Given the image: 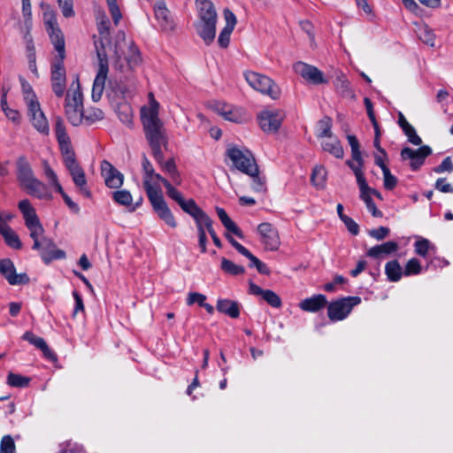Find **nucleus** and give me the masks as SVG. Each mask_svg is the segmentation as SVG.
<instances>
[{"instance_id": "obj_28", "label": "nucleus", "mask_w": 453, "mask_h": 453, "mask_svg": "<svg viewBox=\"0 0 453 453\" xmlns=\"http://www.w3.org/2000/svg\"><path fill=\"white\" fill-rule=\"evenodd\" d=\"M327 303L326 296L319 294L314 295L310 298L303 299L299 307L304 311L317 312L322 310Z\"/></svg>"}, {"instance_id": "obj_33", "label": "nucleus", "mask_w": 453, "mask_h": 453, "mask_svg": "<svg viewBox=\"0 0 453 453\" xmlns=\"http://www.w3.org/2000/svg\"><path fill=\"white\" fill-rule=\"evenodd\" d=\"M354 174L357 179V183L360 189V198L365 202V205L372 203V199L371 197L372 193L370 190V187L368 186L365 177L364 175L363 170L354 169Z\"/></svg>"}, {"instance_id": "obj_61", "label": "nucleus", "mask_w": 453, "mask_h": 453, "mask_svg": "<svg viewBox=\"0 0 453 453\" xmlns=\"http://www.w3.org/2000/svg\"><path fill=\"white\" fill-rule=\"evenodd\" d=\"M404 134L408 137V141L413 145H420L422 143L421 138L417 134L415 128L411 125L403 130Z\"/></svg>"}, {"instance_id": "obj_22", "label": "nucleus", "mask_w": 453, "mask_h": 453, "mask_svg": "<svg viewBox=\"0 0 453 453\" xmlns=\"http://www.w3.org/2000/svg\"><path fill=\"white\" fill-rule=\"evenodd\" d=\"M249 293L254 296H260L273 308H280L282 302L280 297L273 290L263 289L252 281L249 283Z\"/></svg>"}, {"instance_id": "obj_24", "label": "nucleus", "mask_w": 453, "mask_h": 453, "mask_svg": "<svg viewBox=\"0 0 453 453\" xmlns=\"http://www.w3.org/2000/svg\"><path fill=\"white\" fill-rule=\"evenodd\" d=\"M18 207L23 215L25 225L27 228L42 226L35 212V208L31 205L29 200L24 199L19 201Z\"/></svg>"}, {"instance_id": "obj_49", "label": "nucleus", "mask_w": 453, "mask_h": 453, "mask_svg": "<svg viewBox=\"0 0 453 453\" xmlns=\"http://www.w3.org/2000/svg\"><path fill=\"white\" fill-rule=\"evenodd\" d=\"M421 272V265L417 258L410 259L405 265L403 274L405 276L417 275Z\"/></svg>"}, {"instance_id": "obj_3", "label": "nucleus", "mask_w": 453, "mask_h": 453, "mask_svg": "<svg viewBox=\"0 0 453 453\" xmlns=\"http://www.w3.org/2000/svg\"><path fill=\"white\" fill-rule=\"evenodd\" d=\"M17 180L28 195L39 199H51L52 196L46 184L38 180L26 157L20 156L16 160Z\"/></svg>"}, {"instance_id": "obj_56", "label": "nucleus", "mask_w": 453, "mask_h": 453, "mask_svg": "<svg viewBox=\"0 0 453 453\" xmlns=\"http://www.w3.org/2000/svg\"><path fill=\"white\" fill-rule=\"evenodd\" d=\"M58 3L65 18L74 16L73 0H58Z\"/></svg>"}, {"instance_id": "obj_59", "label": "nucleus", "mask_w": 453, "mask_h": 453, "mask_svg": "<svg viewBox=\"0 0 453 453\" xmlns=\"http://www.w3.org/2000/svg\"><path fill=\"white\" fill-rule=\"evenodd\" d=\"M337 91L342 97H354V91L351 89L349 82L346 80L339 81Z\"/></svg>"}, {"instance_id": "obj_58", "label": "nucleus", "mask_w": 453, "mask_h": 453, "mask_svg": "<svg viewBox=\"0 0 453 453\" xmlns=\"http://www.w3.org/2000/svg\"><path fill=\"white\" fill-rule=\"evenodd\" d=\"M196 225L197 234H198V244L202 253H205L207 251V236L204 226L202 225V222H198Z\"/></svg>"}, {"instance_id": "obj_39", "label": "nucleus", "mask_w": 453, "mask_h": 453, "mask_svg": "<svg viewBox=\"0 0 453 453\" xmlns=\"http://www.w3.org/2000/svg\"><path fill=\"white\" fill-rule=\"evenodd\" d=\"M43 171L49 185L52 186L57 192H62L63 188L58 181V176L48 163L44 164Z\"/></svg>"}, {"instance_id": "obj_2", "label": "nucleus", "mask_w": 453, "mask_h": 453, "mask_svg": "<svg viewBox=\"0 0 453 453\" xmlns=\"http://www.w3.org/2000/svg\"><path fill=\"white\" fill-rule=\"evenodd\" d=\"M142 166L144 172L143 187L153 210L165 224L173 228L176 227V220L164 199L160 188L151 183L154 168L145 155L142 157Z\"/></svg>"}, {"instance_id": "obj_6", "label": "nucleus", "mask_w": 453, "mask_h": 453, "mask_svg": "<svg viewBox=\"0 0 453 453\" xmlns=\"http://www.w3.org/2000/svg\"><path fill=\"white\" fill-rule=\"evenodd\" d=\"M95 46L98 58V70L94 80L91 97L94 102H98L103 96L109 67L107 54L102 41H96Z\"/></svg>"}, {"instance_id": "obj_8", "label": "nucleus", "mask_w": 453, "mask_h": 453, "mask_svg": "<svg viewBox=\"0 0 453 453\" xmlns=\"http://www.w3.org/2000/svg\"><path fill=\"white\" fill-rule=\"evenodd\" d=\"M233 165L245 174H251L257 170L256 159L250 150L229 146L226 152Z\"/></svg>"}, {"instance_id": "obj_34", "label": "nucleus", "mask_w": 453, "mask_h": 453, "mask_svg": "<svg viewBox=\"0 0 453 453\" xmlns=\"http://www.w3.org/2000/svg\"><path fill=\"white\" fill-rule=\"evenodd\" d=\"M322 149L335 157L336 158H342L344 155L343 148L341 142L336 138H329L328 141H325L321 143Z\"/></svg>"}, {"instance_id": "obj_38", "label": "nucleus", "mask_w": 453, "mask_h": 453, "mask_svg": "<svg viewBox=\"0 0 453 453\" xmlns=\"http://www.w3.org/2000/svg\"><path fill=\"white\" fill-rule=\"evenodd\" d=\"M326 177V169L323 166L319 165L313 169L311 176V180L315 187L321 188L325 185Z\"/></svg>"}, {"instance_id": "obj_48", "label": "nucleus", "mask_w": 453, "mask_h": 453, "mask_svg": "<svg viewBox=\"0 0 453 453\" xmlns=\"http://www.w3.org/2000/svg\"><path fill=\"white\" fill-rule=\"evenodd\" d=\"M212 220L209 217V216H206L203 220H202V225L204 226L205 230H207V232L209 233V234L211 235V239H212V242L213 243L218 247V248H221L222 247V243H221V241L220 239L219 238V236L217 235L213 226H212Z\"/></svg>"}, {"instance_id": "obj_26", "label": "nucleus", "mask_w": 453, "mask_h": 453, "mask_svg": "<svg viewBox=\"0 0 453 453\" xmlns=\"http://www.w3.org/2000/svg\"><path fill=\"white\" fill-rule=\"evenodd\" d=\"M216 23L217 21H198L196 24L198 35L207 45L211 44L215 39Z\"/></svg>"}, {"instance_id": "obj_5", "label": "nucleus", "mask_w": 453, "mask_h": 453, "mask_svg": "<svg viewBox=\"0 0 453 453\" xmlns=\"http://www.w3.org/2000/svg\"><path fill=\"white\" fill-rule=\"evenodd\" d=\"M72 93L67 92L65 96V111L69 122L73 126H79L84 117L83 95L81 90L80 81L76 79L72 84Z\"/></svg>"}, {"instance_id": "obj_31", "label": "nucleus", "mask_w": 453, "mask_h": 453, "mask_svg": "<svg viewBox=\"0 0 453 453\" xmlns=\"http://www.w3.org/2000/svg\"><path fill=\"white\" fill-rule=\"evenodd\" d=\"M217 310L219 312L226 314L232 319H237L240 316L239 303L229 299H219Z\"/></svg>"}, {"instance_id": "obj_41", "label": "nucleus", "mask_w": 453, "mask_h": 453, "mask_svg": "<svg viewBox=\"0 0 453 453\" xmlns=\"http://www.w3.org/2000/svg\"><path fill=\"white\" fill-rule=\"evenodd\" d=\"M31 379L18 373L10 372L7 376V383L14 388H26L29 385Z\"/></svg>"}, {"instance_id": "obj_45", "label": "nucleus", "mask_w": 453, "mask_h": 453, "mask_svg": "<svg viewBox=\"0 0 453 453\" xmlns=\"http://www.w3.org/2000/svg\"><path fill=\"white\" fill-rule=\"evenodd\" d=\"M112 199L115 203L124 206H130L133 202L131 193L126 189L113 192Z\"/></svg>"}, {"instance_id": "obj_4", "label": "nucleus", "mask_w": 453, "mask_h": 453, "mask_svg": "<svg viewBox=\"0 0 453 453\" xmlns=\"http://www.w3.org/2000/svg\"><path fill=\"white\" fill-rule=\"evenodd\" d=\"M142 62V57L134 43L126 42L125 38L115 44L113 67L121 73L132 72Z\"/></svg>"}, {"instance_id": "obj_52", "label": "nucleus", "mask_w": 453, "mask_h": 453, "mask_svg": "<svg viewBox=\"0 0 453 453\" xmlns=\"http://www.w3.org/2000/svg\"><path fill=\"white\" fill-rule=\"evenodd\" d=\"M220 221L228 232H231L232 234H235L239 238H243L242 231L229 218L228 215L226 218L222 219Z\"/></svg>"}, {"instance_id": "obj_11", "label": "nucleus", "mask_w": 453, "mask_h": 453, "mask_svg": "<svg viewBox=\"0 0 453 453\" xmlns=\"http://www.w3.org/2000/svg\"><path fill=\"white\" fill-rule=\"evenodd\" d=\"M361 303L359 296H347L334 301L327 306V315L332 321L342 320L350 313L354 306Z\"/></svg>"}, {"instance_id": "obj_32", "label": "nucleus", "mask_w": 453, "mask_h": 453, "mask_svg": "<svg viewBox=\"0 0 453 453\" xmlns=\"http://www.w3.org/2000/svg\"><path fill=\"white\" fill-rule=\"evenodd\" d=\"M354 174L357 179V183L360 189V198L365 202V205L372 203V199L371 197L372 193L370 190V187L368 186L365 177L364 175L363 170L354 169Z\"/></svg>"}, {"instance_id": "obj_19", "label": "nucleus", "mask_w": 453, "mask_h": 453, "mask_svg": "<svg viewBox=\"0 0 453 453\" xmlns=\"http://www.w3.org/2000/svg\"><path fill=\"white\" fill-rule=\"evenodd\" d=\"M101 173L108 188H119L123 185V174L107 160H103L101 163Z\"/></svg>"}, {"instance_id": "obj_62", "label": "nucleus", "mask_w": 453, "mask_h": 453, "mask_svg": "<svg viewBox=\"0 0 453 453\" xmlns=\"http://www.w3.org/2000/svg\"><path fill=\"white\" fill-rule=\"evenodd\" d=\"M434 171L436 173H441L444 172H449V173L452 172L453 171V164H452L451 157H445L439 165L434 167Z\"/></svg>"}, {"instance_id": "obj_36", "label": "nucleus", "mask_w": 453, "mask_h": 453, "mask_svg": "<svg viewBox=\"0 0 453 453\" xmlns=\"http://www.w3.org/2000/svg\"><path fill=\"white\" fill-rule=\"evenodd\" d=\"M117 115L119 120L127 127H132L133 125V109L130 104L124 103L119 104L116 110Z\"/></svg>"}, {"instance_id": "obj_30", "label": "nucleus", "mask_w": 453, "mask_h": 453, "mask_svg": "<svg viewBox=\"0 0 453 453\" xmlns=\"http://www.w3.org/2000/svg\"><path fill=\"white\" fill-rule=\"evenodd\" d=\"M180 207L188 215H190L196 221V224L202 222V220L208 216L195 202L194 199L183 200L180 203Z\"/></svg>"}, {"instance_id": "obj_57", "label": "nucleus", "mask_w": 453, "mask_h": 453, "mask_svg": "<svg viewBox=\"0 0 453 453\" xmlns=\"http://www.w3.org/2000/svg\"><path fill=\"white\" fill-rule=\"evenodd\" d=\"M30 232V237L34 241L33 250H39L41 247V240L39 237L44 233L42 226H37L35 227L28 228Z\"/></svg>"}, {"instance_id": "obj_12", "label": "nucleus", "mask_w": 453, "mask_h": 453, "mask_svg": "<svg viewBox=\"0 0 453 453\" xmlns=\"http://www.w3.org/2000/svg\"><path fill=\"white\" fill-rule=\"evenodd\" d=\"M54 130L64 164L76 160L71 139L65 131V123L60 117L56 118Z\"/></svg>"}, {"instance_id": "obj_55", "label": "nucleus", "mask_w": 453, "mask_h": 453, "mask_svg": "<svg viewBox=\"0 0 453 453\" xmlns=\"http://www.w3.org/2000/svg\"><path fill=\"white\" fill-rule=\"evenodd\" d=\"M164 186L170 198L174 200L178 204L184 200L182 194L178 191L168 180L164 181Z\"/></svg>"}, {"instance_id": "obj_44", "label": "nucleus", "mask_w": 453, "mask_h": 453, "mask_svg": "<svg viewBox=\"0 0 453 453\" xmlns=\"http://www.w3.org/2000/svg\"><path fill=\"white\" fill-rule=\"evenodd\" d=\"M161 166L162 170L168 173L173 180L174 182L178 183L177 179L179 178L177 168L173 158H170L167 161H164V154L162 153V162H157Z\"/></svg>"}, {"instance_id": "obj_63", "label": "nucleus", "mask_w": 453, "mask_h": 453, "mask_svg": "<svg viewBox=\"0 0 453 453\" xmlns=\"http://www.w3.org/2000/svg\"><path fill=\"white\" fill-rule=\"evenodd\" d=\"M389 228L386 226H380L376 229L369 231V235L378 241L385 239L389 234Z\"/></svg>"}, {"instance_id": "obj_23", "label": "nucleus", "mask_w": 453, "mask_h": 453, "mask_svg": "<svg viewBox=\"0 0 453 453\" xmlns=\"http://www.w3.org/2000/svg\"><path fill=\"white\" fill-rule=\"evenodd\" d=\"M226 20V26L220 32L218 42L221 48H226L230 42V35L236 25V17L229 9H225L223 12Z\"/></svg>"}, {"instance_id": "obj_21", "label": "nucleus", "mask_w": 453, "mask_h": 453, "mask_svg": "<svg viewBox=\"0 0 453 453\" xmlns=\"http://www.w3.org/2000/svg\"><path fill=\"white\" fill-rule=\"evenodd\" d=\"M40 250L42 260L48 264L55 259H62L65 257V252L56 248L54 242L47 237L41 239Z\"/></svg>"}, {"instance_id": "obj_1", "label": "nucleus", "mask_w": 453, "mask_h": 453, "mask_svg": "<svg viewBox=\"0 0 453 453\" xmlns=\"http://www.w3.org/2000/svg\"><path fill=\"white\" fill-rule=\"evenodd\" d=\"M150 106L141 111L142 122L146 140L157 162H162V146L167 144L164 124L158 118L159 104L152 93L149 94Z\"/></svg>"}, {"instance_id": "obj_25", "label": "nucleus", "mask_w": 453, "mask_h": 453, "mask_svg": "<svg viewBox=\"0 0 453 453\" xmlns=\"http://www.w3.org/2000/svg\"><path fill=\"white\" fill-rule=\"evenodd\" d=\"M349 144L351 148V156L353 161H347L346 164L354 172V169H360L363 170L364 167V159L359 149V142L358 140L355 135L349 134L347 136Z\"/></svg>"}, {"instance_id": "obj_29", "label": "nucleus", "mask_w": 453, "mask_h": 453, "mask_svg": "<svg viewBox=\"0 0 453 453\" xmlns=\"http://www.w3.org/2000/svg\"><path fill=\"white\" fill-rule=\"evenodd\" d=\"M199 21H217V13L211 0H196Z\"/></svg>"}, {"instance_id": "obj_10", "label": "nucleus", "mask_w": 453, "mask_h": 453, "mask_svg": "<svg viewBox=\"0 0 453 453\" xmlns=\"http://www.w3.org/2000/svg\"><path fill=\"white\" fill-rule=\"evenodd\" d=\"M44 22L50 41L54 45L56 51L58 52V56L55 58H65V38L58 25L55 13L53 12H44Z\"/></svg>"}, {"instance_id": "obj_35", "label": "nucleus", "mask_w": 453, "mask_h": 453, "mask_svg": "<svg viewBox=\"0 0 453 453\" xmlns=\"http://www.w3.org/2000/svg\"><path fill=\"white\" fill-rule=\"evenodd\" d=\"M385 273L389 281L396 282L401 280L403 272L397 260H391L385 265Z\"/></svg>"}, {"instance_id": "obj_20", "label": "nucleus", "mask_w": 453, "mask_h": 453, "mask_svg": "<svg viewBox=\"0 0 453 453\" xmlns=\"http://www.w3.org/2000/svg\"><path fill=\"white\" fill-rule=\"evenodd\" d=\"M155 18L164 31L173 30L174 27V20L171 15L170 11L167 9L164 1H157L154 4Z\"/></svg>"}, {"instance_id": "obj_54", "label": "nucleus", "mask_w": 453, "mask_h": 453, "mask_svg": "<svg viewBox=\"0 0 453 453\" xmlns=\"http://www.w3.org/2000/svg\"><path fill=\"white\" fill-rule=\"evenodd\" d=\"M15 265L10 258H4L0 260V274L6 280L9 275L14 273Z\"/></svg>"}, {"instance_id": "obj_16", "label": "nucleus", "mask_w": 453, "mask_h": 453, "mask_svg": "<svg viewBox=\"0 0 453 453\" xmlns=\"http://www.w3.org/2000/svg\"><path fill=\"white\" fill-rule=\"evenodd\" d=\"M64 165L68 170L74 185L76 186V188H79L80 192L84 196L90 197L91 192L87 186L85 172L82 169V167L79 165L77 160H73Z\"/></svg>"}, {"instance_id": "obj_15", "label": "nucleus", "mask_w": 453, "mask_h": 453, "mask_svg": "<svg viewBox=\"0 0 453 453\" xmlns=\"http://www.w3.org/2000/svg\"><path fill=\"white\" fill-rule=\"evenodd\" d=\"M283 118L284 114L280 111H264L258 115L259 126L265 133H276Z\"/></svg>"}, {"instance_id": "obj_46", "label": "nucleus", "mask_w": 453, "mask_h": 453, "mask_svg": "<svg viewBox=\"0 0 453 453\" xmlns=\"http://www.w3.org/2000/svg\"><path fill=\"white\" fill-rule=\"evenodd\" d=\"M415 252L426 257L429 250H435V246L433 245L427 239L422 238L414 243Z\"/></svg>"}, {"instance_id": "obj_7", "label": "nucleus", "mask_w": 453, "mask_h": 453, "mask_svg": "<svg viewBox=\"0 0 453 453\" xmlns=\"http://www.w3.org/2000/svg\"><path fill=\"white\" fill-rule=\"evenodd\" d=\"M24 99L27 104L28 115L31 119L33 127L41 134H48L50 132L49 122L41 109L35 94L32 91L31 88L25 90Z\"/></svg>"}, {"instance_id": "obj_51", "label": "nucleus", "mask_w": 453, "mask_h": 453, "mask_svg": "<svg viewBox=\"0 0 453 453\" xmlns=\"http://www.w3.org/2000/svg\"><path fill=\"white\" fill-rule=\"evenodd\" d=\"M383 173V186L388 190H392L397 185V179L394 176L389 168L384 169Z\"/></svg>"}, {"instance_id": "obj_13", "label": "nucleus", "mask_w": 453, "mask_h": 453, "mask_svg": "<svg viewBox=\"0 0 453 453\" xmlns=\"http://www.w3.org/2000/svg\"><path fill=\"white\" fill-rule=\"evenodd\" d=\"M64 59L54 58L50 67L51 88L58 97L64 96L66 87V72L64 66Z\"/></svg>"}, {"instance_id": "obj_53", "label": "nucleus", "mask_w": 453, "mask_h": 453, "mask_svg": "<svg viewBox=\"0 0 453 453\" xmlns=\"http://www.w3.org/2000/svg\"><path fill=\"white\" fill-rule=\"evenodd\" d=\"M106 2H107V5L109 8L110 13L112 18V20L114 22V24L117 26L122 18L121 12L117 4V0H106Z\"/></svg>"}, {"instance_id": "obj_14", "label": "nucleus", "mask_w": 453, "mask_h": 453, "mask_svg": "<svg viewBox=\"0 0 453 453\" xmlns=\"http://www.w3.org/2000/svg\"><path fill=\"white\" fill-rule=\"evenodd\" d=\"M432 154V149L427 145H423L418 150L405 147L401 150L403 160H411L410 166L412 171L418 170L425 163L426 157Z\"/></svg>"}, {"instance_id": "obj_50", "label": "nucleus", "mask_w": 453, "mask_h": 453, "mask_svg": "<svg viewBox=\"0 0 453 453\" xmlns=\"http://www.w3.org/2000/svg\"><path fill=\"white\" fill-rule=\"evenodd\" d=\"M0 453H16L14 441L11 435H4L0 442Z\"/></svg>"}, {"instance_id": "obj_40", "label": "nucleus", "mask_w": 453, "mask_h": 453, "mask_svg": "<svg viewBox=\"0 0 453 453\" xmlns=\"http://www.w3.org/2000/svg\"><path fill=\"white\" fill-rule=\"evenodd\" d=\"M2 236L8 247L13 250H20L22 248V242L18 234L12 228L4 233Z\"/></svg>"}, {"instance_id": "obj_64", "label": "nucleus", "mask_w": 453, "mask_h": 453, "mask_svg": "<svg viewBox=\"0 0 453 453\" xmlns=\"http://www.w3.org/2000/svg\"><path fill=\"white\" fill-rule=\"evenodd\" d=\"M98 32L102 39H108L110 35V21L105 16L98 24Z\"/></svg>"}, {"instance_id": "obj_17", "label": "nucleus", "mask_w": 453, "mask_h": 453, "mask_svg": "<svg viewBox=\"0 0 453 453\" xmlns=\"http://www.w3.org/2000/svg\"><path fill=\"white\" fill-rule=\"evenodd\" d=\"M293 68L296 73L312 84L318 85L327 82L324 78L323 73L313 65L303 62H297L294 65Z\"/></svg>"}, {"instance_id": "obj_37", "label": "nucleus", "mask_w": 453, "mask_h": 453, "mask_svg": "<svg viewBox=\"0 0 453 453\" xmlns=\"http://www.w3.org/2000/svg\"><path fill=\"white\" fill-rule=\"evenodd\" d=\"M220 268L224 273L234 276L241 275L245 273V268L242 265H236L226 257L221 258Z\"/></svg>"}, {"instance_id": "obj_27", "label": "nucleus", "mask_w": 453, "mask_h": 453, "mask_svg": "<svg viewBox=\"0 0 453 453\" xmlns=\"http://www.w3.org/2000/svg\"><path fill=\"white\" fill-rule=\"evenodd\" d=\"M398 250L397 242L389 241L380 245L372 247L367 251V256L375 259L383 258Z\"/></svg>"}, {"instance_id": "obj_60", "label": "nucleus", "mask_w": 453, "mask_h": 453, "mask_svg": "<svg viewBox=\"0 0 453 453\" xmlns=\"http://www.w3.org/2000/svg\"><path fill=\"white\" fill-rule=\"evenodd\" d=\"M86 120H88L89 123L96 122L97 120H101L104 119V112L102 110L98 108H93L91 110H88L87 113L84 112V117Z\"/></svg>"}, {"instance_id": "obj_47", "label": "nucleus", "mask_w": 453, "mask_h": 453, "mask_svg": "<svg viewBox=\"0 0 453 453\" xmlns=\"http://www.w3.org/2000/svg\"><path fill=\"white\" fill-rule=\"evenodd\" d=\"M7 281L12 286L27 285L30 282V278L26 273H17L15 269L14 273L7 277Z\"/></svg>"}, {"instance_id": "obj_9", "label": "nucleus", "mask_w": 453, "mask_h": 453, "mask_svg": "<svg viewBox=\"0 0 453 453\" xmlns=\"http://www.w3.org/2000/svg\"><path fill=\"white\" fill-rule=\"evenodd\" d=\"M244 76L249 85L255 90L267 95L274 100L280 97V89L279 86L268 76L256 72H246Z\"/></svg>"}, {"instance_id": "obj_42", "label": "nucleus", "mask_w": 453, "mask_h": 453, "mask_svg": "<svg viewBox=\"0 0 453 453\" xmlns=\"http://www.w3.org/2000/svg\"><path fill=\"white\" fill-rule=\"evenodd\" d=\"M252 179L251 188L253 191L257 193H264L266 191V181L264 176L259 175V170L257 169L251 174H248Z\"/></svg>"}, {"instance_id": "obj_18", "label": "nucleus", "mask_w": 453, "mask_h": 453, "mask_svg": "<svg viewBox=\"0 0 453 453\" xmlns=\"http://www.w3.org/2000/svg\"><path fill=\"white\" fill-rule=\"evenodd\" d=\"M258 234L261 237V242L265 248L269 250H277L280 246V237L277 230L272 224L264 222L257 226Z\"/></svg>"}, {"instance_id": "obj_43", "label": "nucleus", "mask_w": 453, "mask_h": 453, "mask_svg": "<svg viewBox=\"0 0 453 453\" xmlns=\"http://www.w3.org/2000/svg\"><path fill=\"white\" fill-rule=\"evenodd\" d=\"M332 119L329 117H324L318 123V137L332 138Z\"/></svg>"}]
</instances>
